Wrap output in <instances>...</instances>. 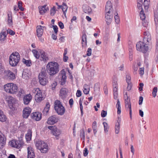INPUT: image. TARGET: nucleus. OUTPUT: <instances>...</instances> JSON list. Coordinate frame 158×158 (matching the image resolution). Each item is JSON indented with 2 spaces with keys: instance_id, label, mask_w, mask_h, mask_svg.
<instances>
[{
  "instance_id": "obj_1",
  "label": "nucleus",
  "mask_w": 158,
  "mask_h": 158,
  "mask_svg": "<svg viewBox=\"0 0 158 158\" xmlns=\"http://www.w3.org/2000/svg\"><path fill=\"white\" fill-rule=\"evenodd\" d=\"M59 70V65L57 62H50L46 66V71L50 76V77L57 73Z\"/></svg>"
},
{
  "instance_id": "obj_2",
  "label": "nucleus",
  "mask_w": 158,
  "mask_h": 158,
  "mask_svg": "<svg viewBox=\"0 0 158 158\" xmlns=\"http://www.w3.org/2000/svg\"><path fill=\"white\" fill-rule=\"evenodd\" d=\"M118 78L117 76L114 75L113 77V86L114 98L117 100V103L116 107L117 109V114H118Z\"/></svg>"
},
{
  "instance_id": "obj_3",
  "label": "nucleus",
  "mask_w": 158,
  "mask_h": 158,
  "mask_svg": "<svg viewBox=\"0 0 158 158\" xmlns=\"http://www.w3.org/2000/svg\"><path fill=\"white\" fill-rule=\"evenodd\" d=\"M6 99L9 108L12 110H16L18 105L17 103V100L10 96H9Z\"/></svg>"
},
{
  "instance_id": "obj_4",
  "label": "nucleus",
  "mask_w": 158,
  "mask_h": 158,
  "mask_svg": "<svg viewBox=\"0 0 158 158\" xmlns=\"http://www.w3.org/2000/svg\"><path fill=\"white\" fill-rule=\"evenodd\" d=\"M4 89L6 92L11 94H14L17 91L18 88L16 84L9 83L4 85Z\"/></svg>"
},
{
  "instance_id": "obj_5",
  "label": "nucleus",
  "mask_w": 158,
  "mask_h": 158,
  "mask_svg": "<svg viewBox=\"0 0 158 158\" xmlns=\"http://www.w3.org/2000/svg\"><path fill=\"white\" fill-rule=\"evenodd\" d=\"M37 149L40 150L42 153H46L48 150V145L44 141L39 140L37 141L35 144Z\"/></svg>"
},
{
  "instance_id": "obj_6",
  "label": "nucleus",
  "mask_w": 158,
  "mask_h": 158,
  "mask_svg": "<svg viewBox=\"0 0 158 158\" xmlns=\"http://www.w3.org/2000/svg\"><path fill=\"white\" fill-rule=\"evenodd\" d=\"M148 43L147 42L140 41L136 44L137 50L143 53H145L148 50Z\"/></svg>"
},
{
  "instance_id": "obj_7",
  "label": "nucleus",
  "mask_w": 158,
  "mask_h": 158,
  "mask_svg": "<svg viewBox=\"0 0 158 158\" xmlns=\"http://www.w3.org/2000/svg\"><path fill=\"white\" fill-rule=\"evenodd\" d=\"M9 143L11 146L16 148H19L23 145V142L22 139H20L18 140H12L9 142Z\"/></svg>"
},
{
  "instance_id": "obj_8",
  "label": "nucleus",
  "mask_w": 158,
  "mask_h": 158,
  "mask_svg": "<svg viewBox=\"0 0 158 158\" xmlns=\"http://www.w3.org/2000/svg\"><path fill=\"white\" fill-rule=\"evenodd\" d=\"M3 73L5 77L8 80H13L15 78L14 73L10 70H5Z\"/></svg>"
},
{
  "instance_id": "obj_9",
  "label": "nucleus",
  "mask_w": 158,
  "mask_h": 158,
  "mask_svg": "<svg viewBox=\"0 0 158 158\" xmlns=\"http://www.w3.org/2000/svg\"><path fill=\"white\" fill-rule=\"evenodd\" d=\"M35 91L37 92V93L35 96V99L37 102H40L43 99L42 92L39 88H37Z\"/></svg>"
},
{
  "instance_id": "obj_10",
  "label": "nucleus",
  "mask_w": 158,
  "mask_h": 158,
  "mask_svg": "<svg viewBox=\"0 0 158 158\" xmlns=\"http://www.w3.org/2000/svg\"><path fill=\"white\" fill-rule=\"evenodd\" d=\"M59 119L55 115H52L48 119L47 123L50 125H53L58 122Z\"/></svg>"
},
{
  "instance_id": "obj_11",
  "label": "nucleus",
  "mask_w": 158,
  "mask_h": 158,
  "mask_svg": "<svg viewBox=\"0 0 158 158\" xmlns=\"http://www.w3.org/2000/svg\"><path fill=\"white\" fill-rule=\"evenodd\" d=\"M27 150V158H34L35 155L34 153V149L32 147H28Z\"/></svg>"
},
{
  "instance_id": "obj_12",
  "label": "nucleus",
  "mask_w": 158,
  "mask_h": 158,
  "mask_svg": "<svg viewBox=\"0 0 158 158\" xmlns=\"http://www.w3.org/2000/svg\"><path fill=\"white\" fill-rule=\"evenodd\" d=\"M41 113L38 112H33L31 115V118L37 121H39L41 119Z\"/></svg>"
},
{
  "instance_id": "obj_13",
  "label": "nucleus",
  "mask_w": 158,
  "mask_h": 158,
  "mask_svg": "<svg viewBox=\"0 0 158 158\" xmlns=\"http://www.w3.org/2000/svg\"><path fill=\"white\" fill-rule=\"evenodd\" d=\"M113 8L111 2L108 1L106 2L105 7V12L110 14L112 11Z\"/></svg>"
},
{
  "instance_id": "obj_14",
  "label": "nucleus",
  "mask_w": 158,
  "mask_h": 158,
  "mask_svg": "<svg viewBox=\"0 0 158 158\" xmlns=\"http://www.w3.org/2000/svg\"><path fill=\"white\" fill-rule=\"evenodd\" d=\"M31 112V109L29 107L25 108L23 111V116L24 118H27Z\"/></svg>"
},
{
  "instance_id": "obj_15",
  "label": "nucleus",
  "mask_w": 158,
  "mask_h": 158,
  "mask_svg": "<svg viewBox=\"0 0 158 158\" xmlns=\"http://www.w3.org/2000/svg\"><path fill=\"white\" fill-rule=\"evenodd\" d=\"M6 138L0 131V148H2L6 143Z\"/></svg>"
},
{
  "instance_id": "obj_16",
  "label": "nucleus",
  "mask_w": 158,
  "mask_h": 158,
  "mask_svg": "<svg viewBox=\"0 0 158 158\" xmlns=\"http://www.w3.org/2000/svg\"><path fill=\"white\" fill-rule=\"evenodd\" d=\"M60 77H61L60 78H61L60 84L61 85H63L65 84L66 79L65 72L63 70L61 71Z\"/></svg>"
},
{
  "instance_id": "obj_17",
  "label": "nucleus",
  "mask_w": 158,
  "mask_h": 158,
  "mask_svg": "<svg viewBox=\"0 0 158 158\" xmlns=\"http://www.w3.org/2000/svg\"><path fill=\"white\" fill-rule=\"evenodd\" d=\"M151 36L148 31H146L144 33V39L143 41L148 43L151 40Z\"/></svg>"
},
{
  "instance_id": "obj_18",
  "label": "nucleus",
  "mask_w": 158,
  "mask_h": 158,
  "mask_svg": "<svg viewBox=\"0 0 158 158\" xmlns=\"http://www.w3.org/2000/svg\"><path fill=\"white\" fill-rule=\"evenodd\" d=\"M32 98V96L30 94L25 96L23 99L24 104L26 105L28 104L30 102Z\"/></svg>"
},
{
  "instance_id": "obj_19",
  "label": "nucleus",
  "mask_w": 158,
  "mask_h": 158,
  "mask_svg": "<svg viewBox=\"0 0 158 158\" xmlns=\"http://www.w3.org/2000/svg\"><path fill=\"white\" fill-rule=\"evenodd\" d=\"M39 12L41 15H44L47 11L49 10V8L47 5H44L43 6H39Z\"/></svg>"
},
{
  "instance_id": "obj_20",
  "label": "nucleus",
  "mask_w": 158,
  "mask_h": 158,
  "mask_svg": "<svg viewBox=\"0 0 158 158\" xmlns=\"http://www.w3.org/2000/svg\"><path fill=\"white\" fill-rule=\"evenodd\" d=\"M125 106L126 110L129 111L130 118L131 119L132 118V110L131 108V105L130 102H125Z\"/></svg>"
},
{
  "instance_id": "obj_21",
  "label": "nucleus",
  "mask_w": 158,
  "mask_h": 158,
  "mask_svg": "<svg viewBox=\"0 0 158 158\" xmlns=\"http://www.w3.org/2000/svg\"><path fill=\"white\" fill-rule=\"evenodd\" d=\"M9 59H20V55L17 52H13L10 55Z\"/></svg>"
},
{
  "instance_id": "obj_22",
  "label": "nucleus",
  "mask_w": 158,
  "mask_h": 158,
  "mask_svg": "<svg viewBox=\"0 0 158 158\" xmlns=\"http://www.w3.org/2000/svg\"><path fill=\"white\" fill-rule=\"evenodd\" d=\"M83 11L85 13L89 14L92 12L91 8L87 5H83L82 6Z\"/></svg>"
},
{
  "instance_id": "obj_23",
  "label": "nucleus",
  "mask_w": 158,
  "mask_h": 158,
  "mask_svg": "<svg viewBox=\"0 0 158 158\" xmlns=\"http://www.w3.org/2000/svg\"><path fill=\"white\" fill-rule=\"evenodd\" d=\"M36 33L37 36L38 37H40L42 35L43 33V29L42 28V26L41 25L37 26L36 27Z\"/></svg>"
},
{
  "instance_id": "obj_24",
  "label": "nucleus",
  "mask_w": 158,
  "mask_h": 158,
  "mask_svg": "<svg viewBox=\"0 0 158 158\" xmlns=\"http://www.w3.org/2000/svg\"><path fill=\"white\" fill-rule=\"evenodd\" d=\"M105 18L106 19V21L107 25H109L111 23L112 21V14L111 13L109 14V13H106Z\"/></svg>"
},
{
  "instance_id": "obj_25",
  "label": "nucleus",
  "mask_w": 158,
  "mask_h": 158,
  "mask_svg": "<svg viewBox=\"0 0 158 158\" xmlns=\"http://www.w3.org/2000/svg\"><path fill=\"white\" fill-rule=\"evenodd\" d=\"M87 35L85 33H84L82 36L81 44L82 47H85L87 45Z\"/></svg>"
},
{
  "instance_id": "obj_26",
  "label": "nucleus",
  "mask_w": 158,
  "mask_h": 158,
  "mask_svg": "<svg viewBox=\"0 0 158 158\" xmlns=\"http://www.w3.org/2000/svg\"><path fill=\"white\" fill-rule=\"evenodd\" d=\"M57 113L59 115H62L64 114L65 112V109L63 106L60 107L58 109H56L55 110Z\"/></svg>"
},
{
  "instance_id": "obj_27",
  "label": "nucleus",
  "mask_w": 158,
  "mask_h": 158,
  "mask_svg": "<svg viewBox=\"0 0 158 158\" xmlns=\"http://www.w3.org/2000/svg\"><path fill=\"white\" fill-rule=\"evenodd\" d=\"M47 78V77L38 78L40 84L43 85H45L48 82Z\"/></svg>"
},
{
  "instance_id": "obj_28",
  "label": "nucleus",
  "mask_w": 158,
  "mask_h": 158,
  "mask_svg": "<svg viewBox=\"0 0 158 158\" xmlns=\"http://www.w3.org/2000/svg\"><path fill=\"white\" fill-rule=\"evenodd\" d=\"M143 4L145 10H147L149 8L150 4V0H144L143 2Z\"/></svg>"
},
{
  "instance_id": "obj_29",
  "label": "nucleus",
  "mask_w": 158,
  "mask_h": 158,
  "mask_svg": "<svg viewBox=\"0 0 158 158\" xmlns=\"http://www.w3.org/2000/svg\"><path fill=\"white\" fill-rule=\"evenodd\" d=\"M39 52L42 59H48L47 54L43 50H40Z\"/></svg>"
},
{
  "instance_id": "obj_30",
  "label": "nucleus",
  "mask_w": 158,
  "mask_h": 158,
  "mask_svg": "<svg viewBox=\"0 0 158 158\" xmlns=\"http://www.w3.org/2000/svg\"><path fill=\"white\" fill-rule=\"evenodd\" d=\"M62 106H63L60 101L56 100L55 101L54 108L55 110H56V109H58L61 107H62Z\"/></svg>"
},
{
  "instance_id": "obj_31",
  "label": "nucleus",
  "mask_w": 158,
  "mask_h": 158,
  "mask_svg": "<svg viewBox=\"0 0 158 158\" xmlns=\"http://www.w3.org/2000/svg\"><path fill=\"white\" fill-rule=\"evenodd\" d=\"M32 136V131L30 129H29L26 135V139L27 141H29L31 139Z\"/></svg>"
},
{
  "instance_id": "obj_32",
  "label": "nucleus",
  "mask_w": 158,
  "mask_h": 158,
  "mask_svg": "<svg viewBox=\"0 0 158 158\" xmlns=\"http://www.w3.org/2000/svg\"><path fill=\"white\" fill-rule=\"evenodd\" d=\"M6 31H2L0 33V40L1 42L5 40L7 34Z\"/></svg>"
},
{
  "instance_id": "obj_33",
  "label": "nucleus",
  "mask_w": 158,
  "mask_h": 158,
  "mask_svg": "<svg viewBox=\"0 0 158 158\" xmlns=\"http://www.w3.org/2000/svg\"><path fill=\"white\" fill-rule=\"evenodd\" d=\"M46 70H43L40 73L38 76V78L40 77H48L47 73Z\"/></svg>"
},
{
  "instance_id": "obj_34",
  "label": "nucleus",
  "mask_w": 158,
  "mask_h": 158,
  "mask_svg": "<svg viewBox=\"0 0 158 158\" xmlns=\"http://www.w3.org/2000/svg\"><path fill=\"white\" fill-rule=\"evenodd\" d=\"M52 133L54 135L56 136H58L60 135L61 131L56 127L55 128H54V129H53Z\"/></svg>"
},
{
  "instance_id": "obj_35",
  "label": "nucleus",
  "mask_w": 158,
  "mask_h": 158,
  "mask_svg": "<svg viewBox=\"0 0 158 158\" xmlns=\"http://www.w3.org/2000/svg\"><path fill=\"white\" fill-rule=\"evenodd\" d=\"M6 117L3 114V111L0 110V121L4 122L6 121Z\"/></svg>"
},
{
  "instance_id": "obj_36",
  "label": "nucleus",
  "mask_w": 158,
  "mask_h": 158,
  "mask_svg": "<svg viewBox=\"0 0 158 158\" xmlns=\"http://www.w3.org/2000/svg\"><path fill=\"white\" fill-rule=\"evenodd\" d=\"M19 60H9L10 65L12 66H15L17 65Z\"/></svg>"
},
{
  "instance_id": "obj_37",
  "label": "nucleus",
  "mask_w": 158,
  "mask_h": 158,
  "mask_svg": "<svg viewBox=\"0 0 158 158\" xmlns=\"http://www.w3.org/2000/svg\"><path fill=\"white\" fill-rule=\"evenodd\" d=\"M67 94V90L65 88H62L60 91L61 97L62 98H64Z\"/></svg>"
},
{
  "instance_id": "obj_38",
  "label": "nucleus",
  "mask_w": 158,
  "mask_h": 158,
  "mask_svg": "<svg viewBox=\"0 0 158 158\" xmlns=\"http://www.w3.org/2000/svg\"><path fill=\"white\" fill-rule=\"evenodd\" d=\"M143 0H137V7L139 10L143 9L142 8V4Z\"/></svg>"
},
{
  "instance_id": "obj_39",
  "label": "nucleus",
  "mask_w": 158,
  "mask_h": 158,
  "mask_svg": "<svg viewBox=\"0 0 158 158\" xmlns=\"http://www.w3.org/2000/svg\"><path fill=\"white\" fill-rule=\"evenodd\" d=\"M5 71L4 67L1 60H0V74L2 75Z\"/></svg>"
},
{
  "instance_id": "obj_40",
  "label": "nucleus",
  "mask_w": 158,
  "mask_h": 158,
  "mask_svg": "<svg viewBox=\"0 0 158 158\" xmlns=\"http://www.w3.org/2000/svg\"><path fill=\"white\" fill-rule=\"evenodd\" d=\"M139 14L141 19L143 21L146 18V16L143 9H142V10H141Z\"/></svg>"
},
{
  "instance_id": "obj_41",
  "label": "nucleus",
  "mask_w": 158,
  "mask_h": 158,
  "mask_svg": "<svg viewBox=\"0 0 158 158\" xmlns=\"http://www.w3.org/2000/svg\"><path fill=\"white\" fill-rule=\"evenodd\" d=\"M8 22L9 25H11L12 23V19L11 13H9L8 14Z\"/></svg>"
},
{
  "instance_id": "obj_42",
  "label": "nucleus",
  "mask_w": 158,
  "mask_h": 158,
  "mask_svg": "<svg viewBox=\"0 0 158 158\" xmlns=\"http://www.w3.org/2000/svg\"><path fill=\"white\" fill-rule=\"evenodd\" d=\"M23 61L27 66H30L31 65V60H23Z\"/></svg>"
},
{
  "instance_id": "obj_43",
  "label": "nucleus",
  "mask_w": 158,
  "mask_h": 158,
  "mask_svg": "<svg viewBox=\"0 0 158 158\" xmlns=\"http://www.w3.org/2000/svg\"><path fill=\"white\" fill-rule=\"evenodd\" d=\"M124 98L125 101V102H130V99L128 98L127 93V92H124Z\"/></svg>"
},
{
  "instance_id": "obj_44",
  "label": "nucleus",
  "mask_w": 158,
  "mask_h": 158,
  "mask_svg": "<svg viewBox=\"0 0 158 158\" xmlns=\"http://www.w3.org/2000/svg\"><path fill=\"white\" fill-rule=\"evenodd\" d=\"M103 124L104 126V130L105 132H108V129L109 128L108 124L106 122H104L103 123Z\"/></svg>"
},
{
  "instance_id": "obj_45",
  "label": "nucleus",
  "mask_w": 158,
  "mask_h": 158,
  "mask_svg": "<svg viewBox=\"0 0 158 158\" xmlns=\"http://www.w3.org/2000/svg\"><path fill=\"white\" fill-rule=\"evenodd\" d=\"M32 52H33L35 57L37 59H38L40 56V53L39 52L38 54V52L35 49L33 50H32Z\"/></svg>"
},
{
  "instance_id": "obj_46",
  "label": "nucleus",
  "mask_w": 158,
  "mask_h": 158,
  "mask_svg": "<svg viewBox=\"0 0 158 158\" xmlns=\"http://www.w3.org/2000/svg\"><path fill=\"white\" fill-rule=\"evenodd\" d=\"M115 130L116 134L118 133V120H117V122L115 124Z\"/></svg>"
},
{
  "instance_id": "obj_47",
  "label": "nucleus",
  "mask_w": 158,
  "mask_h": 158,
  "mask_svg": "<svg viewBox=\"0 0 158 158\" xmlns=\"http://www.w3.org/2000/svg\"><path fill=\"white\" fill-rule=\"evenodd\" d=\"M156 58L158 59V39H157L156 45Z\"/></svg>"
},
{
  "instance_id": "obj_48",
  "label": "nucleus",
  "mask_w": 158,
  "mask_h": 158,
  "mask_svg": "<svg viewBox=\"0 0 158 158\" xmlns=\"http://www.w3.org/2000/svg\"><path fill=\"white\" fill-rule=\"evenodd\" d=\"M80 136L81 139L84 140L83 142H84L85 139V134L84 130H82L80 131Z\"/></svg>"
},
{
  "instance_id": "obj_49",
  "label": "nucleus",
  "mask_w": 158,
  "mask_h": 158,
  "mask_svg": "<svg viewBox=\"0 0 158 158\" xmlns=\"http://www.w3.org/2000/svg\"><path fill=\"white\" fill-rule=\"evenodd\" d=\"M68 9V6L66 5V3L64 2H63L62 4V11L63 12H66L67 10Z\"/></svg>"
},
{
  "instance_id": "obj_50",
  "label": "nucleus",
  "mask_w": 158,
  "mask_h": 158,
  "mask_svg": "<svg viewBox=\"0 0 158 158\" xmlns=\"http://www.w3.org/2000/svg\"><path fill=\"white\" fill-rule=\"evenodd\" d=\"M157 88L156 87H155L153 88L152 94L153 97L154 98H155L156 95V93L157 92Z\"/></svg>"
},
{
  "instance_id": "obj_51",
  "label": "nucleus",
  "mask_w": 158,
  "mask_h": 158,
  "mask_svg": "<svg viewBox=\"0 0 158 158\" xmlns=\"http://www.w3.org/2000/svg\"><path fill=\"white\" fill-rule=\"evenodd\" d=\"M56 13V10H55L54 6L50 10V15L52 16H53Z\"/></svg>"
},
{
  "instance_id": "obj_52",
  "label": "nucleus",
  "mask_w": 158,
  "mask_h": 158,
  "mask_svg": "<svg viewBox=\"0 0 158 158\" xmlns=\"http://www.w3.org/2000/svg\"><path fill=\"white\" fill-rule=\"evenodd\" d=\"M22 2L21 1H19L18 2V6L19 9L22 11L24 10V8L22 7Z\"/></svg>"
},
{
  "instance_id": "obj_53",
  "label": "nucleus",
  "mask_w": 158,
  "mask_h": 158,
  "mask_svg": "<svg viewBox=\"0 0 158 158\" xmlns=\"http://www.w3.org/2000/svg\"><path fill=\"white\" fill-rule=\"evenodd\" d=\"M130 43V45H129V52H133L132 48H133V45L131 41L129 42V44Z\"/></svg>"
},
{
  "instance_id": "obj_54",
  "label": "nucleus",
  "mask_w": 158,
  "mask_h": 158,
  "mask_svg": "<svg viewBox=\"0 0 158 158\" xmlns=\"http://www.w3.org/2000/svg\"><path fill=\"white\" fill-rule=\"evenodd\" d=\"M57 85V82L56 81H54L51 84L52 88V90L54 89Z\"/></svg>"
},
{
  "instance_id": "obj_55",
  "label": "nucleus",
  "mask_w": 158,
  "mask_h": 158,
  "mask_svg": "<svg viewBox=\"0 0 158 158\" xmlns=\"http://www.w3.org/2000/svg\"><path fill=\"white\" fill-rule=\"evenodd\" d=\"M107 111L103 110L102 111L101 113V116L102 117H105L107 115Z\"/></svg>"
},
{
  "instance_id": "obj_56",
  "label": "nucleus",
  "mask_w": 158,
  "mask_h": 158,
  "mask_svg": "<svg viewBox=\"0 0 158 158\" xmlns=\"http://www.w3.org/2000/svg\"><path fill=\"white\" fill-rule=\"evenodd\" d=\"M126 78L127 82V84H129V83H130V81L131 79V77L129 75H127L126 76Z\"/></svg>"
},
{
  "instance_id": "obj_57",
  "label": "nucleus",
  "mask_w": 158,
  "mask_h": 158,
  "mask_svg": "<svg viewBox=\"0 0 158 158\" xmlns=\"http://www.w3.org/2000/svg\"><path fill=\"white\" fill-rule=\"evenodd\" d=\"M52 27L55 34H57L58 31V28L56 25H53Z\"/></svg>"
},
{
  "instance_id": "obj_58",
  "label": "nucleus",
  "mask_w": 158,
  "mask_h": 158,
  "mask_svg": "<svg viewBox=\"0 0 158 158\" xmlns=\"http://www.w3.org/2000/svg\"><path fill=\"white\" fill-rule=\"evenodd\" d=\"M118 14L117 12L116 15H115L114 16L115 21L117 24H118Z\"/></svg>"
},
{
  "instance_id": "obj_59",
  "label": "nucleus",
  "mask_w": 158,
  "mask_h": 158,
  "mask_svg": "<svg viewBox=\"0 0 158 158\" xmlns=\"http://www.w3.org/2000/svg\"><path fill=\"white\" fill-rule=\"evenodd\" d=\"M50 105L49 102H47L46 103V106L44 109L47 111L49 110Z\"/></svg>"
},
{
  "instance_id": "obj_60",
  "label": "nucleus",
  "mask_w": 158,
  "mask_h": 158,
  "mask_svg": "<svg viewBox=\"0 0 158 158\" xmlns=\"http://www.w3.org/2000/svg\"><path fill=\"white\" fill-rule=\"evenodd\" d=\"M88 153V151L87 148H85L83 151V155L84 156H87Z\"/></svg>"
},
{
  "instance_id": "obj_61",
  "label": "nucleus",
  "mask_w": 158,
  "mask_h": 158,
  "mask_svg": "<svg viewBox=\"0 0 158 158\" xmlns=\"http://www.w3.org/2000/svg\"><path fill=\"white\" fill-rule=\"evenodd\" d=\"M7 32H8L11 35H14L15 34V32L12 30H10V29H8L7 30Z\"/></svg>"
},
{
  "instance_id": "obj_62",
  "label": "nucleus",
  "mask_w": 158,
  "mask_h": 158,
  "mask_svg": "<svg viewBox=\"0 0 158 158\" xmlns=\"http://www.w3.org/2000/svg\"><path fill=\"white\" fill-rule=\"evenodd\" d=\"M24 94V92L23 89H20V90L19 91V94L20 97L21 96H23Z\"/></svg>"
},
{
  "instance_id": "obj_63",
  "label": "nucleus",
  "mask_w": 158,
  "mask_h": 158,
  "mask_svg": "<svg viewBox=\"0 0 158 158\" xmlns=\"http://www.w3.org/2000/svg\"><path fill=\"white\" fill-rule=\"evenodd\" d=\"M27 74H26V72L23 71L22 74V77L24 78L27 79L28 77V76Z\"/></svg>"
},
{
  "instance_id": "obj_64",
  "label": "nucleus",
  "mask_w": 158,
  "mask_h": 158,
  "mask_svg": "<svg viewBox=\"0 0 158 158\" xmlns=\"http://www.w3.org/2000/svg\"><path fill=\"white\" fill-rule=\"evenodd\" d=\"M92 49L91 48H89L87 51V55L88 56H89L91 54Z\"/></svg>"
}]
</instances>
